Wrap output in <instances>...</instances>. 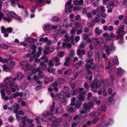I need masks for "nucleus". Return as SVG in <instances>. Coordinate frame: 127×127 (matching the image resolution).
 Segmentation results:
<instances>
[{"instance_id": "obj_1", "label": "nucleus", "mask_w": 127, "mask_h": 127, "mask_svg": "<svg viewBox=\"0 0 127 127\" xmlns=\"http://www.w3.org/2000/svg\"><path fill=\"white\" fill-rule=\"evenodd\" d=\"M3 87L7 90L6 92L8 95H9L11 94V92L13 93L15 92L16 89L19 88V86L17 84L14 83H10L9 86L4 84H0V88H1Z\"/></svg>"}, {"instance_id": "obj_2", "label": "nucleus", "mask_w": 127, "mask_h": 127, "mask_svg": "<svg viewBox=\"0 0 127 127\" xmlns=\"http://www.w3.org/2000/svg\"><path fill=\"white\" fill-rule=\"evenodd\" d=\"M55 104L53 102L52 107L50 109V111L52 113H51L52 114L54 113H61L63 112V109L62 107L61 104H57L55 107Z\"/></svg>"}, {"instance_id": "obj_3", "label": "nucleus", "mask_w": 127, "mask_h": 127, "mask_svg": "<svg viewBox=\"0 0 127 127\" xmlns=\"http://www.w3.org/2000/svg\"><path fill=\"white\" fill-rule=\"evenodd\" d=\"M94 105V103L92 101L89 102L87 104L84 105V109L80 111V113L81 114H84L88 112L93 107Z\"/></svg>"}, {"instance_id": "obj_4", "label": "nucleus", "mask_w": 127, "mask_h": 127, "mask_svg": "<svg viewBox=\"0 0 127 127\" xmlns=\"http://www.w3.org/2000/svg\"><path fill=\"white\" fill-rule=\"evenodd\" d=\"M50 120L52 121H53L52 124V127L59 126L61 122L63 121V119L60 118L58 119H56L53 116H52L50 119Z\"/></svg>"}, {"instance_id": "obj_5", "label": "nucleus", "mask_w": 127, "mask_h": 127, "mask_svg": "<svg viewBox=\"0 0 127 127\" xmlns=\"http://www.w3.org/2000/svg\"><path fill=\"white\" fill-rule=\"evenodd\" d=\"M82 65V61L81 60L79 61L77 63L73 65V66L74 67H76L77 68H76V69L74 71V72H73L74 73H75L76 74L74 76V78H71V79L72 80H75L76 78L78 76V74H79V72H77L78 69V68H77L79 67V66H81Z\"/></svg>"}, {"instance_id": "obj_6", "label": "nucleus", "mask_w": 127, "mask_h": 127, "mask_svg": "<svg viewBox=\"0 0 127 127\" xmlns=\"http://www.w3.org/2000/svg\"><path fill=\"white\" fill-rule=\"evenodd\" d=\"M71 0L68 1L65 4V12L67 14H69L71 12V9L73 6L71 5Z\"/></svg>"}, {"instance_id": "obj_7", "label": "nucleus", "mask_w": 127, "mask_h": 127, "mask_svg": "<svg viewBox=\"0 0 127 127\" xmlns=\"http://www.w3.org/2000/svg\"><path fill=\"white\" fill-rule=\"evenodd\" d=\"M98 81L96 80L94 81V82L91 83V90L95 93L97 92V88L98 87Z\"/></svg>"}, {"instance_id": "obj_8", "label": "nucleus", "mask_w": 127, "mask_h": 127, "mask_svg": "<svg viewBox=\"0 0 127 127\" xmlns=\"http://www.w3.org/2000/svg\"><path fill=\"white\" fill-rule=\"evenodd\" d=\"M104 49L107 55H108L109 53V50L111 52H113L115 51V48L113 45H111L109 47L107 45H104Z\"/></svg>"}, {"instance_id": "obj_9", "label": "nucleus", "mask_w": 127, "mask_h": 127, "mask_svg": "<svg viewBox=\"0 0 127 127\" xmlns=\"http://www.w3.org/2000/svg\"><path fill=\"white\" fill-rule=\"evenodd\" d=\"M108 67H106V69H108L109 70V74L110 75V78L111 80V82L110 83V84L112 85L113 84V81L114 80V76L111 74H110V73H111V63L110 61H108Z\"/></svg>"}, {"instance_id": "obj_10", "label": "nucleus", "mask_w": 127, "mask_h": 127, "mask_svg": "<svg viewBox=\"0 0 127 127\" xmlns=\"http://www.w3.org/2000/svg\"><path fill=\"white\" fill-rule=\"evenodd\" d=\"M65 94V92L62 91L56 94L55 96V99L58 101H60L62 98H63Z\"/></svg>"}, {"instance_id": "obj_11", "label": "nucleus", "mask_w": 127, "mask_h": 127, "mask_svg": "<svg viewBox=\"0 0 127 127\" xmlns=\"http://www.w3.org/2000/svg\"><path fill=\"white\" fill-rule=\"evenodd\" d=\"M4 88H1L0 92L1 93L2 98V99H4L5 100H7L8 99L9 100H12L13 98L12 96H10L9 97L7 96H5V94L4 93Z\"/></svg>"}, {"instance_id": "obj_12", "label": "nucleus", "mask_w": 127, "mask_h": 127, "mask_svg": "<svg viewBox=\"0 0 127 127\" xmlns=\"http://www.w3.org/2000/svg\"><path fill=\"white\" fill-rule=\"evenodd\" d=\"M67 110L69 113H71L75 112V109L74 108V103L73 102H71L70 105L66 107Z\"/></svg>"}, {"instance_id": "obj_13", "label": "nucleus", "mask_w": 127, "mask_h": 127, "mask_svg": "<svg viewBox=\"0 0 127 127\" xmlns=\"http://www.w3.org/2000/svg\"><path fill=\"white\" fill-rule=\"evenodd\" d=\"M54 51V49L53 48H50L48 46H47L46 47L45 49L44 50L43 52L45 54L47 55L53 52Z\"/></svg>"}, {"instance_id": "obj_14", "label": "nucleus", "mask_w": 127, "mask_h": 127, "mask_svg": "<svg viewBox=\"0 0 127 127\" xmlns=\"http://www.w3.org/2000/svg\"><path fill=\"white\" fill-rule=\"evenodd\" d=\"M101 110L100 108H98L95 112H93L89 114L90 116L92 117H94L98 116L101 112Z\"/></svg>"}, {"instance_id": "obj_15", "label": "nucleus", "mask_w": 127, "mask_h": 127, "mask_svg": "<svg viewBox=\"0 0 127 127\" xmlns=\"http://www.w3.org/2000/svg\"><path fill=\"white\" fill-rule=\"evenodd\" d=\"M114 123V120L113 118H109L108 120V123L105 124L104 125H101L99 127H107L109 125L113 124Z\"/></svg>"}, {"instance_id": "obj_16", "label": "nucleus", "mask_w": 127, "mask_h": 127, "mask_svg": "<svg viewBox=\"0 0 127 127\" xmlns=\"http://www.w3.org/2000/svg\"><path fill=\"white\" fill-rule=\"evenodd\" d=\"M87 116L86 113H85L84 114H79L75 116L73 118L74 120L81 119L84 117H86Z\"/></svg>"}, {"instance_id": "obj_17", "label": "nucleus", "mask_w": 127, "mask_h": 127, "mask_svg": "<svg viewBox=\"0 0 127 127\" xmlns=\"http://www.w3.org/2000/svg\"><path fill=\"white\" fill-rule=\"evenodd\" d=\"M85 66L86 67V71L87 72L86 75H91L92 73L90 70L91 67V65L88 64H85Z\"/></svg>"}, {"instance_id": "obj_18", "label": "nucleus", "mask_w": 127, "mask_h": 127, "mask_svg": "<svg viewBox=\"0 0 127 127\" xmlns=\"http://www.w3.org/2000/svg\"><path fill=\"white\" fill-rule=\"evenodd\" d=\"M12 78L11 77H6L4 80L5 83H2L4 84L5 85H7L9 86L10 83H13L12 82Z\"/></svg>"}, {"instance_id": "obj_19", "label": "nucleus", "mask_w": 127, "mask_h": 127, "mask_svg": "<svg viewBox=\"0 0 127 127\" xmlns=\"http://www.w3.org/2000/svg\"><path fill=\"white\" fill-rule=\"evenodd\" d=\"M81 53L83 55H84L85 54V52L84 50H83L81 51L80 49H78L77 51V55L81 59H83V58L82 55L81 54Z\"/></svg>"}, {"instance_id": "obj_20", "label": "nucleus", "mask_w": 127, "mask_h": 127, "mask_svg": "<svg viewBox=\"0 0 127 127\" xmlns=\"http://www.w3.org/2000/svg\"><path fill=\"white\" fill-rule=\"evenodd\" d=\"M45 77L46 76L43 74H37V76L36 75H34V76L33 79L35 81H37L38 79L43 78L44 79V78H45Z\"/></svg>"}, {"instance_id": "obj_21", "label": "nucleus", "mask_w": 127, "mask_h": 127, "mask_svg": "<svg viewBox=\"0 0 127 127\" xmlns=\"http://www.w3.org/2000/svg\"><path fill=\"white\" fill-rule=\"evenodd\" d=\"M12 107L13 109H14L13 110V112L14 113H17L19 108V105L17 103H14L12 105Z\"/></svg>"}, {"instance_id": "obj_22", "label": "nucleus", "mask_w": 127, "mask_h": 127, "mask_svg": "<svg viewBox=\"0 0 127 127\" xmlns=\"http://www.w3.org/2000/svg\"><path fill=\"white\" fill-rule=\"evenodd\" d=\"M61 35H62V36H64L65 37V40L67 41H69V37L67 35V32L65 30H62L61 32Z\"/></svg>"}, {"instance_id": "obj_23", "label": "nucleus", "mask_w": 127, "mask_h": 127, "mask_svg": "<svg viewBox=\"0 0 127 127\" xmlns=\"http://www.w3.org/2000/svg\"><path fill=\"white\" fill-rule=\"evenodd\" d=\"M62 47L63 48H65L66 47L68 49L70 48L71 47L70 43L68 42H65L63 43Z\"/></svg>"}, {"instance_id": "obj_24", "label": "nucleus", "mask_w": 127, "mask_h": 127, "mask_svg": "<svg viewBox=\"0 0 127 127\" xmlns=\"http://www.w3.org/2000/svg\"><path fill=\"white\" fill-rule=\"evenodd\" d=\"M53 79L54 78L53 77H50L49 78H46L45 77V78H44V79L45 83L46 84H48L49 82H52Z\"/></svg>"}, {"instance_id": "obj_25", "label": "nucleus", "mask_w": 127, "mask_h": 127, "mask_svg": "<svg viewBox=\"0 0 127 127\" xmlns=\"http://www.w3.org/2000/svg\"><path fill=\"white\" fill-rule=\"evenodd\" d=\"M3 70L7 72H10L12 70V68L10 67L7 66L6 64H4L2 66Z\"/></svg>"}, {"instance_id": "obj_26", "label": "nucleus", "mask_w": 127, "mask_h": 127, "mask_svg": "<svg viewBox=\"0 0 127 127\" xmlns=\"http://www.w3.org/2000/svg\"><path fill=\"white\" fill-rule=\"evenodd\" d=\"M76 103L74 104V108L75 109H78L81 106L82 104V102H79L78 100H77L76 101Z\"/></svg>"}, {"instance_id": "obj_27", "label": "nucleus", "mask_w": 127, "mask_h": 127, "mask_svg": "<svg viewBox=\"0 0 127 127\" xmlns=\"http://www.w3.org/2000/svg\"><path fill=\"white\" fill-rule=\"evenodd\" d=\"M112 61L113 64H114L118 65L119 64L118 58L116 56H115L112 58Z\"/></svg>"}, {"instance_id": "obj_28", "label": "nucleus", "mask_w": 127, "mask_h": 127, "mask_svg": "<svg viewBox=\"0 0 127 127\" xmlns=\"http://www.w3.org/2000/svg\"><path fill=\"white\" fill-rule=\"evenodd\" d=\"M94 32L96 35H98L102 33V31L98 27H97L95 30Z\"/></svg>"}, {"instance_id": "obj_29", "label": "nucleus", "mask_w": 127, "mask_h": 127, "mask_svg": "<svg viewBox=\"0 0 127 127\" xmlns=\"http://www.w3.org/2000/svg\"><path fill=\"white\" fill-rule=\"evenodd\" d=\"M84 89L83 88L78 87L76 88V90H78L79 93H80V94L85 95L86 92V91H83Z\"/></svg>"}, {"instance_id": "obj_30", "label": "nucleus", "mask_w": 127, "mask_h": 127, "mask_svg": "<svg viewBox=\"0 0 127 127\" xmlns=\"http://www.w3.org/2000/svg\"><path fill=\"white\" fill-rule=\"evenodd\" d=\"M85 95L80 94L78 96V98L79 99L78 101L79 102H82L84 101L85 99Z\"/></svg>"}, {"instance_id": "obj_31", "label": "nucleus", "mask_w": 127, "mask_h": 127, "mask_svg": "<svg viewBox=\"0 0 127 127\" xmlns=\"http://www.w3.org/2000/svg\"><path fill=\"white\" fill-rule=\"evenodd\" d=\"M23 74L21 73H17L15 75V77H16L17 79L18 80H21L23 78Z\"/></svg>"}, {"instance_id": "obj_32", "label": "nucleus", "mask_w": 127, "mask_h": 127, "mask_svg": "<svg viewBox=\"0 0 127 127\" xmlns=\"http://www.w3.org/2000/svg\"><path fill=\"white\" fill-rule=\"evenodd\" d=\"M47 70L48 72L52 74H55V73L56 69L55 68L49 66L47 68Z\"/></svg>"}, {"instance_id": "obj_33", "label": "nucleus", "mask_w": 127, "mask_h": 127, "mask_svg": "<svg viewBox=\"0 0 127 127\" xmlns=\"http://www.w3.org/2000/svg\"><path fill=\"white\" fill-rule=\"evenodd\" d=\"M39 66V67L42 69H45L47 68V65L44 62H43L40 63Z\"/></svg>"}, {"instance_id": "obj_34", "label": "nucleus", "mask_w": 127, "mask_h": 127, "mask_svg": "<svg viewBox=\"0 0 127 127\" xmlns=\"http://www.w3.org/2000/svg\"><path fill=\"white\" fill-rule=\"evenodd\" d=\"M124 27L123 25H121L120 26L118 30L117 31L116 33L117 34H120L122 32L124 31Z\"/></svg>"}, {"instance_id": "obj_35", "label": "nucleus", "mask_w": 127, "mask_h": 127, "mask_svg": "<svg viewBox=\"0 0 127 127\" xmlns=\"http://www.w3.org/2000/svg\"><path fill=\"white\" fill-rule=\"evenodd\" d=\"M28 85L27 83L26 82H22L21 84L20 88L22 90H24L27 88Z\"/></svg>"}, {"instance_id": "obj_36", "label": "nucleus", "mask_w": 127, "mask_h": 127, "mask_svg": "<svg viewBox=\"0 0 127 127\" xmlns=\"http://www.w3.org/2000/svg\"><path fill=\"white\" fill-rule=\"evenodd\" d=\"M123 71V70L121 68L118 69L116 72L117 75L119 77L121 76L123 74L122 71Z\"/></svg>"}, {"instance_id": "obj_37", "label": "nucleus", "mask_w": 127, "mask_h": 127, "mask_svg": "<svg viewBox=\"0 0 127 127\" xmlns=\"http://www.w3.org/2000/svg\"><path fill=\"white\" fill-rule=\"evenodd\" d=\"M15 14L13 11L9 12L8 13V16L10 18L14 17L15 16Z\"/></svg>"}, {"instance_id": "obj_38", "label": "nucleus", "mask_w": 127, "mask_h": 127, "mask_svg": "<svg viewBox=\"0 0 127 127\" xmlns=\"http://www.w3.org/2000/svg\"><path fill=\"white\" fill-rule=\"evenodd\" d=\"M92 35V32H90V33H89V35L84 33L82 34V37L84 39L86 40L87 38L89 36H90Z\"/></svg>"}, {"instance_id": "obj_39", "label": "nucleus", "mask_w": 127, "mask_h": 127, "mask_svg": "<svg viewBox=\"0 0 127 127\" xmlns=\"http://www.w3.org/2000/svg\"><path fill=\"white\" fill-rule=\"evenodd\" d=\"M51 27V25L50 24H46L45 25V27L43 29L44 30H50Z\"/></svg>"}, {"instance_id": "obj_40", "label": "nucleus", "mask_w": 127, "mask_h": 127, "mask_svg": "<svg viewBox=\"0 0 127 127\" xmlns=\"http://www.w3.org/2000/svg\"><path fill=\"white\" fill-rule=\"evenodd\" d=\"M16 118L17 119V120L19 122H21L22 119H23V117L22 116H20L19 114L18 113H16Z\"/></svg>"}, {"instance_id": "obj_41", "label": "nucleus", "mask_w": 127, "mask_h": 127, "mask_svg": "<svg viewBox=\"0 0 127 127\" xmlns=\"http://www.w3.org/2000/svg\"><path fill=\"white\" fill-rule=\"evenodd\" d=\"M58 85V84L56 82H54L52 85L53 87H54V90L56 92H57L58 91V89L57 87Z\"/></svg>"}, {"instance_id": "obj_42", "label": "nucleus", "mask_w": 127, "mask_h": 127, "mask_svg": "<svg viewBox=\"0 0 127 127\" xmlns=\"http://www.w3.org/2000/svg\"><path fill=\"white\" fill-rule=\"evenodd\" d=\"M99 88L101 89H103L105 87L104 83L102 80L100 81L99 83Z\"/></svg>"}, {"instance_id": "obj_43", "label": "nucleus", "mask_w": 127, "mask_h": 127, "mask_svg": "<svg viewBox=\"0 0 127 127\" xmlns=\"http://www.w3.org/2000/svg\"><path fill=\"white\" fill-rule=\"evenodd\" d=\"M57 82L59 84H62L64 82V80L62 78H58L57 80Z\"/></svg>"}, {"instance_id": "obj_44", "label": "nucleus", "mask_w": 127, "mask_h": 127, "mask_svg": "<svg viewBox=\"0 0 127 127\" xmlns=\"http://www.w3.org/2000/svg\"><path fill=\"white\" fill-rule=\"evenodd\" d=\"M24 118L29 123H31L33 121V120L29 119V118L27 116H24Z\"/></svg>"}, {"instance_id": "obj_45", "label": "nucleus", "mask_w": 127, "mask_h": 127, "mask_svg": "<svg viewBox=\"0 0 127 127\" xmlns=\"http://www.w3.org/2000/svg\"><path fill=\"white\" fill-rule=\"evenodd\" d=\"M0 47L1 49H6L8 48V47L7 45L5 44H2L0 45Z\"/></svg>"}, {"instance_id": "obj_46", "label": "nucleus", "mask_w": 127, "mask_h": 127, "mask_svg": "<svg viewBox=\"0 0 127 127\" xmlns=\"http://www.w3.org/2000/svg\"><path fill=\"white\" fill-rule=\"evenodd\" d=\"M93 43H99L100 41V39L99 38H94L93 39Z\"/></svg>"}, {"instance_id": "obj_47", "label": "nucleus", "mask_w": 127, "mask_h": 127, "mask_svg": "<svg viewBox=\"0 0 127 127\" xmlns=\"http://www.w3.org/2000/svg\"><path fill=\"white\" fill-rule=\"evenodd\" d=\"M59 33V31L58 30H55L54 31L53 33L52 36L53 37H55L56 36L58 35Z\"/></svg>"}, {"instance_id": "obj_48", "label": "nucleus", "mask_w": 127, "mask_h": 127, "mask_svg": "<svg viewBox=\"0 0 127 127\" xmlns=\"http://www.w3.org/2000/svg\"><path fill=\"white\" fill-rule=\"evenodd\" d=\"M26 67V69L28 71H30L31 70L32 68V66L29 64H28L25 67Z\"/></svg>"}, {"instance_id": "obj_49", "label": "nucleus", "mask_w": 127, "mask_h": 127, "mask_svg": "<svg viewBox=\"0 0 127 127\" xmlns=\"http://www.w3.org/2000/svg\"><path fill=\"white\" fill-rule=\"evenodd\" d=\"M37 1L38 5L39 6H41V3L44 2H45V0H38Z\"/></svg>"}, {"instance_id": "obj_50", "label": "nucleus", "mask_w": 127, "mask_h": 127, "mask_svg": "<svg viewBox=\"0 0 127 127\" xmlns=\"http://www.w3.org/2000/svg\"><path fill=\"white\" fill-rule=\"evenodd\" d=\"M58 56L60 58L63 57L64 55V52L62 51L59 52L58 55Z\"/></svg>"}, {"instance_id": "obj_51", "label": "nucleus", "mask_w": 127, "mask_h": 127, "mask_svg": "<svg viewBox=\"0 0 127 127\" xmlns=\"http://www.w3.org/2000/svg\"><path fill=\"white\" fill-rule=\"evenodd\" d=\"M31 48L33 50H35L36 49V47L34 44H31L30 45Z\"/></svg>"}, {"instance_id": "obj_52", "label": "nucleus", "mask_w": 127, "mask_h": 127, "mask_svg": "<svg viewBox=\"0 0 127 127\" xmlns=\"http://www.w3.org/2000/svg\"><path fill=\"white\" fill-rule=\"evenodd\" d=\"M65 69L64 68H63L61 69L58 70L57 71V72L58 74H62L63 71Z\"/></svg>"}, {"instance_id": "obj_53", "label": "nucleus", "mask_w": 127, "mask_h": 127, "mask_svg": "<svg viewBox=\"0 0 127 127\" xmlns=\"http://www.w3.org/2000/svg\"><path fill=\"white\" fill-rule=\"evenodd\" d=\"M71 70L70 69H68L64 72V75L69 74L71 73Z\"/></svg>"}, {"instance_id": "obj_54", "label": "nucleus", "mask_w": 127, "mask_h": 127, "mask_svg": "<svg viewBox=\"0 0 127 127\" xmlns=\"http://www.w3.org/2000/svg\"><path fill=\"white\" fill-rule=\"evenodd\" d=\"M52 20L54 22H57L59 21V19L58 17L55 16L52 18Z\"/></svg>"}, {"instance_id": "obj_55", "label": "nucleus", "mask_w": 127, "mask_h": 127, "mask_svg": "<svg viewBox=\"0 0 127 127\" xmlns=\"http://www.w3.org/2000/svg\"><path fill=\"white\" fill-rule=\"evenodd\" d=\"M0 29L2 33H4L7 32V29H5V27L3 26L1 27Z\"/></svg>"}, {"instance_id": "obj_56", "label": "nucleus", "mask_w": 127, "mask_h": 127, "mask_svg": "<svg viewBox=\"0 0 127 127\" xmlns=\"http://www.w3.org/2000/svg\"><path fill=\"white\" fill-rule=\"evenodd\" d=\"M48 64L49 66H53L54 65V64L53 63L52 60H49Z\"/></svg>"}, {"instance_id": "obj_57", "label": "nucleus", "mask_w": 127, "mask_h": 127, "mask_svg": "<svg viewBox=\"0 0 127 127\" xmlns=\"http://www.w3.org/2000/svg\"><path fill=\"white\" fill-rule=\"evenodd\" d=\"M49 112L48 111H45V112H43L41 115L42 116L44 117H46L48 115Z\"/></svg>"}, {"instance_id": "obj_58", "label": "nucleus", "mask_w": 127, "mask_h": 127, "mask_svg": "<svg viewBox=\"0 0 127 127\" xmlns=\"http://www.w3.org/2000/svg\"><path fill=\"white\" fill-rule=\"evenodd\" d=\"M11 5L13 7H14L17 5V4L15 3V0H11Z\"/></svg>"}, {"instance_id": "obj_59", "label": "nucleus", "mask_w": 127, "mask_h": 127, "mask_svg": "<svg viewBox=\"0 0 127 127\" xmlns=\"http://www.w3.org/2000/svg\"><path fill=\"white\" fill-rule=\"evenodd\" d=\"M77 28L75 27H73L72 28V29L70 31L71 34H74L77 30Z\"/></svg>"}, {"instance_id": "obj_60", "label": "nucleus", "mask_w": 127, "mask_h": 127, "mask_svg": "<svg viewBox=\"0 0 127 127\" xmlns=\"http://www.w3.org/2000/svg\"><path fill=\"white\" fill-rule=\"evenodd\" d=\"M26 121H27L26 120V119H25L24 118V116L23 117V119L22 122V124L23 125L22 126L26 127Z\"/></svg>"}, {"instance_id": "obj_61", "label": "nucleus", "mask_w": 127, "mask_h": 127, "mask_svg": "<svg viewBox=\"0 0 127 127\" xmlns=\"http://www.w3.org/2000/svg\"><path fill=\"white\" fill-rule=\"evenodd\" d=\"M3 20H4L7 21L9 23L11 20V18H7L6 17H4L3 18Z\"/></svg>"}, {"instance_id": "obj_62", "label": "nucleus", "mask_w": 127, "mask_h": 127, "mask_svg": "<svg viewBox=\"0 0 127 127\" xmlns=\"http://www.w3.org/2000/svg\"><path fill=\"white\" fill-rule=\"evenodd\" d=\"M28 62L26 61L22 62L21 63V65L23 67H26L28 64Z\"/></svg>"}, {"instance_id": "obj_63", "label": "nucleus", "mask_w": 127, "mask_h": 127, "mask_svg": "<svg viewBox=\"0 0 127 127\" xmlns=\"http://www.w3.org/2000/svg\"><path fill=\"white\" fill-rule=\"evenodd\" d=\"M84 87L86 90L89 89V86L88 84L86 82L85 83H84Z\"/></svg>"}, {"instance_id": "obj_64", "label": "nucleus", "mask_w": 127, "mask_h": 127, "mask_svg": "<svg viewBox=\"0 0 127 127\" xmlns=\"http://www.w3.org/2000/svg\"><path fill=\"white\" fill-rule=\"evenodd\" d=\"M70 56L73 57L75 55V52L73 50H71L70 51Z\"/></svg>"}]
</instances>
